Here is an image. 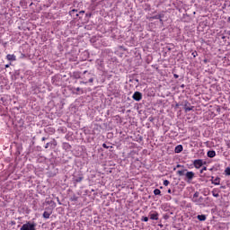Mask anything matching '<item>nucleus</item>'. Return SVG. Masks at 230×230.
I'll list each match as a JSON object with an SVG mask.
<instances>
[{
  "label": "nucleus",
  "mask_w": 230,
  "mask_h": 230,
  "mask_svg": "<svg viewBox=\"0 0 230 230\" xmlns=\"http://www.w3.org/2000/svg\"><path fill=\"white\" fill-rule=\"evenodd\" d=\"M177 174L180 175V177H182V175H185V177H186V179H188V181H192L193 178L195 177V172H193L191 171L188 172V169L177 171Z\"/></svg>",
  "instance_id": "f257e3e1"
},
{
  "label": "nucleus",
  "mask_w": 230,
  "mask_h": 230,
  "mask_svg": "<svg viewBox=\"0 0 230 230\" xmlns=\"http://www.w3.org/2000/svg\"><path fill=\"white\" fill-rule=\"evenodd\" d=\"M200 193L199 191H196L192 197V202L197 204V206H204V197H199Z\"/></svg>",
  "instance_id": "f03ea898"
},
{
  "label": "nucleus",
  "mask_w": 230,
  "mask_h": 230,
  "mask_svg": "<svg viewBox=\"0 0 230 230\" xmlns=\"http://www.w3.org/2000/svg\"><path fill=\"white\" fill-rule=\"evenodd\" d=\"M35 227H37V224L29 221L23 224L20 230H37Z\"/></svg>",
  "instance_id": "7ed1b4c3"
},
{
  "label": "nucleus",
  "mask_w": 230,
  "mask_h": 230,
  "mask_svg": "<svg viewBox=\"0 0 230 230\" xmlns=\"http://www.w3.org/2000/svg\"><path fill=\"white\" fill-rule=\"evenodd\" d=\"M132 98L135 102H141V100H143V93H141V92H135Z\"/></svg>",
  "instance_id": "20e7f679"
},
{
  "label": "nucleus",
  "mask_w": 230,
  "mask_h": 230,
  "mask_svg": "<svg viewBox=\"0 0 230 230\" xmlns=\"http://www.w3.org/2000/svg\"><path fill=\"white\" fill-rule=\"evenodd\" d=\"M193 165H194V167H195L197 170H199V168H200L201 166L204 165V160H202V159L194 160Z\"/></svg>",
  "instance_id": "39448f33"
},
{
  "label": "nucleus",
  "mask_w": 230,
  "mask_h": 230,
  "mask_svg": "<svg viewBox=\"0 0 230 230\" xmlns=\"http://www.w3.org/2000/svg\"><path fill=\"white\" fill-rule=\"evenodd\" d=\"M150 220H159V213L157 211H151L149 213Z\"/></svg>",
  "instance_id": "423d86ee"
},
{
  "label": "nucleus",
  "mask_w": 230,
  "mask_h": 230,
  "mask_svg": "<svg viewBox=\"0 0 230 230\" xmlns=\"http://www.w3.org/2000/svg\"><path fill=\"white\" fill-rule=\"evenodd\" d=\"M6 58L9 60V62H15V60H17V58L13 54H8Z\"/></svg>",
  "instance_id": "0eeeda50"
},
{
  "label": "nucleus",
  "mask_w": 230,
  "mask_h": 230,
  "mask_svg": "<svg viewBox=\"0 0 230 230\" xmlns=\"http://www.w3.org/2000/svg\"><path fill=\"white\" fill-rule=\"evenodd\" d=\"M84 80H87V78H89L88 80L89 84H93V82H94V77H93V74L91 73H88L86 77L84 76Z\"/></svg>",
  "instance_id": "6e6552de"
},
{
  "label": "nucleus",
  "mask_w": 230,
  "mask_h": 230,
  "mask_svg": "<svg viewBox=\"0 0 230 230\" xmlns=\"http://www.w3.org/2000/svg\"><path fill=\"white\" fill-rule=\"evenodd\" d=\"M215 186H220V177H217L215 180H210Z\"/></svg>",
  "instance_id": "1a4fd4ad"
},
{
  "label": "nucleus",
  "mask_w": 230,
  "mask_h": 230,
  "mask_svg": "<svg viewBox=\"0 0 230 230\" xmlns=\"http://www.w3.org/2000/svg\"><path fill=\"white\" fill-rule=\"evenodd\" d=\"M153 20H157L159 19L160 22H163V14H156L151 17Z\"/></svg>",
  "instance_id": "9d476101"
},
{
  "label": "nucleus",
  "mask_w": 230,
  "mask_h": 230,
  "mask_svg": "<svg viewBox=\"0 0 230 230\" xmlns=\"http://www.w3.org/2000/svg\"><path fill=\"white\" fill-rule=\"evenodd\" d=\"M182 145H178L175 149H174V152L175 154H181V152H182Z\"/></svg>",
  "instance_id": "9b49d317"
},
{
  "label": "nucleus",
  "mask_w": 230,
  "mask_h": 230,
  "mask_svg": "<svg viewBox=\"0 0 230 230\" xmlns=\"http://www.w3.org/2000/svg\"><path fill=\"white\" fill-rule=\"evenodd\" d=\"M74 181L75 182H82L84 181V176L83 175L75 176Z\"/></svg>",
  "instance_id": "f8f14e48"
},
{
  "label": "nucleus",
  "mask_w": 230,
  "mask_h": 230,
  "mask_svg": "<svg viewBox=\"0 0 230 230\" xmlns=\"http://www.w3.org/2000/svg\"><path fill=\"white\" fill-rule=\"evenodd\" d=\"M208 157L213 158L215 155H217V153L213 150H210L207 153Z\"/></svg>",
  "instance_id": "ddd939ff"
},
{
  "label": "nucleus",
  "mask_w": 230,
  "mask_h": 230,
  "mask_svg": "<svg viewBox=\"0 0 230 230\" xmlns=\"http://www.w3.org/2000/svg\"><path fill=\"white\" fill-rule=\"evenodd\" d=\"M197 218L199 222H206V215H198Z\"/></svg>",
  "instance_id": "4468645a"
},
{
  "label": "nucleus",
  "mask_w": 230,
  "mask_h": 230,
  "mask_svg": "<svg viewBox=\"0 0 230 230\" xmlns=\"http://www.w3.org/2000/svg\"><path fill=\"white\" fill-rule=\"evenodd\" d=\"M212 195L213 197H216V199H218V197H220V194H218L217 189H213Z\"/></svg>",
  "instance_id": "2eb2a0df"
},
{
  "label": "nucleus",
  "mask_w": 230,
  "mask_h": 230,
  "mask_svg": "<svg viewBox=\"0 0 230 230\" xmlns=\"http://www.w3.org/2000/svg\"><path fill=\"white\" fill-rule=\"evenodd\" d=\"M49 217H51V212H48V211H44L43 213V218H49Z\"/></svg>",
  "instance_id": "dca6fc26"
},
{
  "label": "nucleus",
  "mask_w": 230,
  "mask_h": 230,
  "mask_svg": "<svg viewBox=\"0 0 230 230\" xmlns=\"http://www.w3.org/2000/svg\"><path fill=\"white\" fill-rule=\"evenodd\" d=\"M70 200L72 202H77L78 201V197L76 195H74L70 198Z\"/></svg>",
  "instance_id": "f3484780"
},
{
  "label": "nucleus",
  "mask_w": 230,
  "mask_h": 230,
  "mask_svg": "<svg viewBox=\"0 0 230 230\" xmlns=\"http://www.w3.org/2000/svg\"><path fill=\"white\" fill-rule=\"evenodd\" d=\"M57 141L55 140V138L50 142V146H53V148L57 147Z\"/></svg>",
  "instance_id": "a211bd4d"
},
{
  "label": "nucleus",
  "mask_w": 230,
  "mask_h": 230,
  "mask_svg": "<svg viewBox=\"0 0 230 230\" xmlns=\"http://www.w3.org/2000/svg\"><path fill=\"white\" fill-rule=\"evenodd\" d=\"M154 195H161V190L155 189V190H154Z\"/></svg>",
  "instance_id": "6ab92c4d"
},
{
  "label": "nucleus",
  "mask_w": 230,
  "mask_h": 230,
  "mask_svg": "<svg viewBox=\"0 0 230 230\" xmlns=\"http://www.w3.org/2000/svg\"><path fill=\"white\" fill-rule=\"evenodd\" d=\"M184 109L185 112H190V111H191L192 108L188 107V103H186Z\"/></svg>",
  "instance_id": "aec40b11"
},
{
  "label": "nucleus",
  "mask_w": 230,
  "mask_h": 230,
  "mask_svg": "<svg viewBox=\"0 0 230 230\" xmlns=\"http://www.w3.org/2000/svg\"><path fill=\"white\" fill-rule=\"evenodd\" d=\"M76 12H78V10L73 9L72 11L69 12V14L75 15V13H76Z\"/></svg>",
  "instance_id": "412c9836"
},
{
  "label": "nucleus",
  "mask_w": 230,
  "mask_h": 230,
  "mask_svg": "<svg viewBox=\"0 0 230 230\" xmlns=\"http://www.w3.org/2000/svg\"><path fill=\"white\" fill-rule=\"evenodd\" d=\"M142 222H148V217H142Z\"/></svg>",
  "instance_id": "4be33fe9"
},
{
  "label": "nucleus",
  "mask_w": 230,
  "mask_h": 230,
  "mask_svg": "<svg viewBox=\"0 0 230 230\" xmlns=\"http://www.w3.org/2000/svg\"><path fill=\"white\" fill-rule=\"evenodd\" d=\"M170 184V181L164 180V186H168Z\"/></svg>",
  "instance_id": "5701e85b"
},
{
  "label": "nucleus",
  "mask_w": 230,
  "mask_h": 230,
  "mask_svg": "<svg viewBox=\"0 0 230 230\" xmlns=\"http://www.w3.org/2000/svg\"><path fill=\"white\" fill-rule=\"evenodd\" d=\"M177 168H184V165L177 164L176 167L173 168V170H177Z\"/></svg>",
  "instance_id": "b1692460"
},
{
  "label": "nucleus",
  "mask_w": 230,
  "mask_h": 230,
  "mask_svg": "<svg viewBox=\"0 0 230 230\" xmlns=\"http://www.w3.org/2000/svg\"><path fill=\"white\" fill-rule=\"evenodd\" d=\"M208 170V167H203L200 171L199 173H204Z\"/></svg>",
  "instance_id": "393cba45"
},
{
  "label": "nucleus",
  "mask_w": 230,
  "mask_h": 230,
  "mask_svg": "<svg viewBox=\"0 0 230 230\" xmlns=\"http://www.w3.org/2000/svg\"><path fill=\"white\" fill-rule=\"evenodd\" d=\"M226 175H230V167H227L226 170H225Z\"/></svg>",
  "instance_id": "a878e982"
},
{
  "label": "nucleus",
  "mask_w": 230,
  "mask_h": 230,
  "mask_svg": "<svg viewBox=\"0 0 230 230\" xmlns=\"http://www.w3.org/2000/svg\"><path fill=\"white\" fill-rule=\"evenodd\" d=\"M192 57L195 58L196 57H198L199 56V53L197 52V51H194V52H192Z\"/></svg>",
  "instance_id": "bb28decb"
},
{
  "label": "nucleus",
  "mask_w": 230,
  "mask_h": 230,
  "mask_svg": "<svg viewBox=\"0 0 230 230\" xmlns=\"http://www.w3.org/2000/svg\"><path fill=\"white\" fill-rule=\"evenodd\" d=\"M49 146H51L50 142H49V143H47V144L45 145V148H49Z\"/></svg>",
  "instance_id": "cd10ccee"
},
{
  "label": "nucleus",
  "mask_w": 230,
  "mask_h": 230,
  "mask_svg": "<svg viewBox=\"0 0 230 230\" xmlns=\"http://www.w3.org/2000/svg\"><path fill=\"white\" fill-rule=\"evenodd\" d=\"M75 78H80V74L78 73L75 74Z\"/></svg>",
  "instance_id": "c85d7f7f"
},
{
  "label": "nucleus",
  "mask_w": 230,
  "mask_h": 230,
  "mask_svg": "<svg viewBox=\"0 0 230 230\" xmlns=\"http://www.w3.org/2000/svg\"><path fill=\"white\" fill-rule=\"evenodd\" d=\"M80 84H84V85H87L88 82L87 81H81Z\"/></svg>",
  "instance_id": "c756f323"
},
{
  "label": "nucleus",
  "mask_w": 230,
  "mask_h": 230,
  "mask_svg": "<svg viewBox=\"0 0 230 230\" xmlns=\"http://www.w3.org/2000/svg\"><path fill=\"white\" fill-rule=\"evenodd\" d=\"M102 148H109V146H107V144H102Z\"/></svg>",
  "instance_id": "7c9ffc66"
},
{
  "label": "nucleus",
  "mask_w": 230,
  "mask_h": 230,
  "mask_svg": "<svg viewBox=\"0 0 230 230\" xmlns=\"http://www.w3.org/2000/svg\"><path fill=\"white\" fill-rule=\"evenodd\" d=\"M75 91H76L77 93H80V91H81L80 87L75 88Z\"/></svg>",
  "instance_id": "2f4dec72"
},
{
  "label": "nucleus",
  "mask_w": 230,
  "mask_h": 230,
  "mask_svg": "<svg viewBox=\"0 0 230 230\" xmlns=\"http://www.w3.org/2000/svg\"><path fill=\"white\" fill-rule=\"evenodd\" d=\"M173 76H174V78H179V75H177V74H174Z\"/></svg>",
  "instance_id": "473e14b6"
},
{
  "label": "nucleus",
  "mask_w": 230,
  "mask_h": 230,
  "mask_svg": "<svg viewBox=\"0 0 230 230\" xmlns=\"http://www.w3.org/2000/svg\"><path fill=\"white\" fill-rule=\"evenodd\" d=\"M46 139H48V138H46V137H43L41 138V141H46Z\"/></svg>",
  "instance_id": "72a5a7b5"
},
{
  "label": "nucleus",
  "mask_w": 230,
  "mask_h": 230,
  "mask_svg": "<svg viewBox=\"0 0 230 230\" xmlns=\"http://www.w3.org/2000/svg\"><path fill=\"white\" fill-rule=\"evenodd\" d=\"M167 193H172V189H169V190H167Z\"/></svg>",
  "instance_id": "f704fd0d"
},
{
  "label": "nucleus",
  "mask_w": 230,
  "mask_h": 230,
  "mask_svg": "<svg viewBox=\"0 0 230 230\" xmlns=\"http://www.w3.org/2000/svg\"><path fill=\"white\" fill-rule=\"evenodd\" d=\"M164 219H165V220H168V216H164Z\"/></svg>",
  "instance_id": "c9c22d12"
},
{
  "label": "nucleus",
  "mask_w": 230,
  "mask_h": 230,
  "mask_svg": "<svg viewBox=\"0 0 230 230\" xmlns=\"http://www.w3.org/2000/svg\"><path fill=\"white\" fill-rule=\"evenodd\" d=\"M5 67H6V68L10 67V65H5Z\"/></svg>",
  "instance_id": "e433bc0d"
},
{
  "label": "nucleus",
  "mask_w": 230,
  "mask_h": 230,
  "mask_svg": "<svg viewBox=\"0 0 230 230\" xmlns=\"http://www.w3.org/2000/svg\"><path fill=\"white\" fill-rule=\"evenodd\" d=\"M211 181H215V177L212 176V177H211Z\"/></svg>",
  "instance_id": "4c0bfd02"
},
{
  "label": "nucleus",
  "mask_w": 230,
  "mask_h": 230,
  "mask_svg": "<svg viewBox=\"0 0 230 230\" xmlns=\"http://www.w3.org/2000/svg\"><path fill=\"white\" fill-rule=\"evenodd\" d=\"M86 73H87V70L84 71V75H86Z\"/></svg>",
  "instance_id": "58836bf2"
},
{
  "label": "nucleus",
  "mask_w": 230,
  "mask_h": 230,
  "mask_svg": "<svg viewBox=\"0 0 230 230\" xmlns=\"http://www.w3.org/2000/svg\"><path fill=\"white\" fill-rule=\"evenodd\" d=\"M65 145H66V146H69V144H68V143H66Z\"/></svg>",
  "instance_id": "ea45409f"
},
{
  "label": "nucleus",
  "mask_w": 230,
  "mask_h": 230,
  "mask_svg": "<svg viewBox=\"0 0 230 230\" xmlns=\"http://www.w3.org/2000/svg\"><path fill=\"white\" fill-rule=\"evenodd\" d=\"M80 13H84V11H81Z\"/></svg>",
  "instance_id": "a19ab883"
},
{
  "label": "nucleus",
  "mask_w": 230,
  "mask_h": 230,
  "mask_svg": "<svg viewBox=\"0 0 230 230\" xmlns=\"http://www.w3.org/2000/svg\"><path fill=\"white\" fill-rule=\"evenodd\" d=\"M228 21H229V22H230V17H228Z\"/></svg>",
  "instance_id": "79ce46f5"
},
{
  "label": "nucleus",
  "mask_w": 230,
  "mask_h": 230,
  "mask_svg": "<svg viewBox=\"0 0 230 230\" xmlns=\"http://www.w3.org/2000/svg\"><path fill=\"white\" fill-rule=\"evenodd\" d=\"M160 226V227H163V225H159Z\"/></svg>",
  "instance_id": "37998d69"
},
{
  "label": "nucleus",
  "mask_w": 230,
  "mask_h": 230,
  "mask_svg": "<svg viewBox=\"0 0 230 230\" xmlns=\"http://www.w3.org/2000/svg\"><path fill=\"white\" fill-rule=\"evenodd\" d=\"M75 15H76V17H78V13H76Z\"/></svg>",
  "instance_id": "c03bdc74"
},
{
  "label": "nucleus",
  "mask_w": 230,
  "mask_h": 230,
  "mask_svg": "<svg viewBox=\"0 0 230 230\" xmlns=\"http://www.w3.org/2000/svg\"><path fill=\"white\" fill-rule=\"evenodd\" d=\"M196 200H199V198H196Z\"/></svg>",
  "instance_id": "a18cd8bd"
},
{
  "label": "nucleus",
  "mask_w": 230,
  "mask_h": 230,
  "mask_svg": "<svg viewBox=\"0 0 230 230\" xmlns=\"http://www.w3.org/2000/svg\"><path fill=\"white\" fill-rule=\"evenodd\" d=\"M222 39H226V37H222Z\"/></svg>",
  "instance_id": "49530a36"
}]
</instances>
